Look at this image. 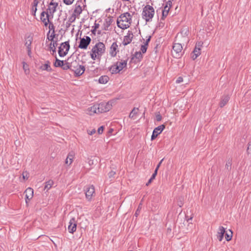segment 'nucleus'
Instances as JSON below:
<instances>
[{
    "mask_svg": "<svg viewBox=\"0 0 251 251\" xmlns=\"http://www.w3.org/2000/svg\"><path fill=\"white\" fill-rule=\"evenodd\" d=\"M64 61L60 60L58 59L57 57H56L55 61L53 64V65L55 67H62Z\"/></svg>",
    "mask_w": 251,
    "mask_h": 251,
    "instance_id": "obj_31",
    "label": "nucleus"
},
{
    "mask_svg": "<svg viewBox=\"0 0 251 251\" xmlns=\"http://www.w3.org/2000/svg\"><path fill=\"white\" fill-rule=\"evenodd\" d=\"M50 22H46V23H44V25L47 26L48 25V24H50Z\"/></svg>",
    "mask_w": 251,
    "mask_h": 251,
    "instance_id": "obj_63",
    "label": "nucleus"
},
{
    "mask_svg": "<svg viewBox=\"0 0 251 251\" xmlns=\"http://www.w3.org/2000/svg\"><path fill=\"white\" fill-rule=\"evenodd\" d=\"M25 201L27 202V200H31L33 196V189L30 187L27 188L25 191Z\"/></svg>",
    "mask_w": 251,
    "mask_h": 251,
    "instance_id": "obj_17",
    "label": "nucleus"
},
{
    "mask_svg": "<svg viewBox=\"0 0 251 251\" xmlns=\"http://www.w3.org/2000/svg\"><path fill=\"white\" fill-rule=\"evenodd\" d=\"M151 36L148 37V39L146 41V42L144 43V44L146 45V46H148V44H149V42L151 40Z\"/></svg>",
    "mask_w": 251,
    "mask_h": 251,
    "instance_id": "obj_55",
    "label": "nucleus"
},
{
    "mask_svg": "<svg viewBox=\"0 0 251 251\" xmlns=\"http://www.w3.org/2000/svg\"><path fill=\"white\" fill-rule=\"evenodd\" d=\"M170 9L168 8V7L167 6H165L164 7V9L162 10V19H164V18L165 17H166L168 15V13H169V11Z\"/></svg>",
    "mask_w": 251,
    "mask_h": 251,
    "instance_id": "obj_34",
    "label": "nucleus"
},
{
    "mask_svg": "<svg viewBox=\"0 0 251 251\" xmlns=\"http://www.w3.org/2000/svg\"><path fill=\"white\" fill-rule=\"evenodd\" d=\"M109 77L106 75L101 76L99 79V81L101 84H105L108 82Z\"/></svg>",
    "mask_w": 251,
    "mask_h": 251,
    "instance_id": "obj_29",
    "label": "nucleus"
},
{
    "mask_svg": "<svg viewBox=\"0 0 251 251\" xmlns=\"http://www.w3.org/2000/svg\"><path fill=\"white\" fill-rule=\"evenodd\" d=\"M225 233V228L223 226H220L219 228V231L217 233V238L220 241H221L223 239L224 235V234Z\"/></svg>",
    "mask_w": 251,
    "mask_h": 251,
    "instance_id": "obj_20",
    "label": "nucleus"
},
{
    "mask_svg": "<svg viewBox=\"0 0 251 251\" xmlns=\"http://www.w3.org/2000/svg\"><path fill=\"white\" fill-rule=\"evenodd\" d=\"M202 41H199L196 43L195 47L191 54V58L193 60H195L201 53V48L203 45Z\"/></svg>",
    "mask_w": 251,
    "mask_h": 251,
    "instance_id": "obj_7",
    "label": "nucleus"
},
{
    "mask_svg": "<svg viewBox=\"0 0 251 251\" xmlns=\"http://www.w3.org/2000/svg\"><path fill=\"white\" fill-rule=\"evenodd\" d=\"M39 68L42 71H46L48 72L52 71V69L50 67V62L49 60L46 61L45 64H42Z\"/></svg>",
    "mask_w": 251,
    "mask_h": 251,
    "instance_id": "obj_18",
    "label": "nucleus"
},
{
    "mask_svg": "<svg viewBox=\"0 0 251 251\" xmlns=\"http://www.w3.org/2000/svg\"><path fill=\"white\" fill-rule=\"evenodd\" d=\"M50 35L52 36L53 38H54L55 37V35H56V34H55V31H52L51 32V34Z\"/></svg>",
    "mask_w": 251,
    "mask_h": 251,
    "instance_id": "obj_60",
    "label": "nucleus"
},
{
    "mask_svg": "<svg viewBox=\"0 0 251 251\" xmlns=\"http://www.w3.org/2000/svg\"><path fill=\"white\" fill-rule=\"evenodd\" d=\"M157 173V170H155L154 172L152 175V176L151 177V179H153V180L155 178V176H156Z\"/></svg>",
    "mask_w": 251,
    "mask_h": 251,
    "instance_id": "obj_54",
    "label": "nucleus"
},
{
    "mask_svg": "<svg viewBox=\"0 0 251 251\" xmlns=\"http://www.w3.org/2000/svg\"><path fill=\"white\" fill-rule=\"evenodd\" d=\"M49 17V14H46V18H43L42 20H41V21L43 23H46V22H50Z\"/></svg>",
    "mask_w": 251,
    "mask_h": 251,
    "instance_id": "obj_43",
    "label": "nucleus"
},
{
    "mask_svg": "<svg viewBox=\"0 0 251 251\" xmlns=\"http://www.w3.org/2000/svg\"><path fill=\"white\" fill-rule=\"evenodd\" d=\"M95 132H96V130L93 129L90 132H88V134L90 135H92L94 133H95Z\"/></svg>",
    "mask_w": 251,
    "mask_h": 251,
    "instance_id": "obj_58",
    "label": "nucleus"
},
{
    "mask_svg": "<svg viewBox=\"0 0 251 251\" xmlns=\"http://www.w3.org/2000/svg\"><path fill=\"white\" fill-rule=\"evenodd\" d=\"M75 0H63L64 2L67 5L72 4Z\"/></svg>",
    "mask_w": 251,
    "mask_h": 251,
    "instance_id": "obj_44",
    "label": "nucleus"
},
{
    "mask_svg": "<svg viewBox=\"0 0 251 251\" xmlns=\"http://www.w3.org/2000/svg\"><path fill=\"white\" fill-rule=\"evenodd\" d=\"M153 7L150 5H146L143 9L142 18L146 22H151L154 15Z\"/></svg>",
    "mask_w": 251,
    "mask_h": 251,
    "instance_id": "obj_2",
    "label": "nucleus"
},
{
    "mask_svg": "<svg viewBox=\"0 0 251 251\" xmlns=\"http://www.w3.org/2000/svg\"><path fill=\"white\" fill-rule=\"evenodd\" d=\"M229 100V97L228 95H225L222 97L221 101L220 103V106L221 107H224L228 101Z\"/></svg>",
    "mask_w": 251,
    "mask_h": 251,
    "instance_id": "obj_23",
    "label": "nucleus"
},
{
    "mask_svg": "<svg viewBox=\"0 0 251 251\" xmlns=\"http://www.w3.org/2000/svg\"><path fill=\"white\" fill-rule=\"evenodd\" d=\"M119 51L118 46L116 42H113L110 48L109 54L112 57H115Z\"/></svg>",
    "mask_w": 251,
    "mask_h": 251,
    "instance_id": "obj_15",
    "label": "nucleus"
},
{
    "mask_svg": "<svg viewBox=\"0 0 251 251\" xmlns=\"http://www.w3.org/2000/svg\"><path fill=\"white\" fill-rule=\"evenodd\" d=\"M147 48H148V46H146V45H145V44L141 45V48H140V50H141L142 53H145L147 51Z\"/></svg>",
    "mask_w": 251,
    "mask_h": 251,
    "instance_id": "obj_38",
    "label": "nucleus"
},
{
    "mask_svg": "<svg viewBox=\"0 0 251 251\" xmlns=\"http://www.w3.org/2000/svg\"><path fill=\"white\" fill-rule=\"evenodd\" d=\"M140 209H141L140 205H139V206L135 213V216L136 217H137L139 215L140 212Z\"/></svg>",
    "mask_w": 251,
    "mask_h": 251,
    "instance_id": "obj_48",
    "label": "nucleus"
},
{
    "mask_svg": "<svg viewBox=\"0 0 251 251\" xmlns=\"http://www.w3.org/2000/svg\"><path fill=\"white\" fill-rule=\"evenodd\" d=\"M23 68L25 70V72L26 74H27L29 72V70H26V66H27V64L25 62H23Z\"/></svg>",
    "mask_w": 251,
    "mask_h": 251,
    "instance_id": "obj_52",
    "label": "nucleus"
},
{
    "mask_svg": "<svg viewBox=\"0 0 251 251\" xmlns=\"http://www.w3.org/2000/svg\"><path fill=\"white\" fill-rule=\"evenodd\" d=\"M76 18H78L79 17L73 13L69 18L68 22L70 23H74L75 21Z\"/></svg>",
    "mask_w": 251,
    "mask_h": 251,
    "instance_id": "obj_35",
    "label": "nucleus"
},
{
    "mask_svg": "<svg viewBox=\"0 0 251 251\" xmlns=\"http://www.w3.org/2000/svg\"><path fill=\"white\" fill-rule=\"evenodd\" d=\"M53 184V182L52 180H50L46 182L44 187V189H46L47 190H49L52 187Z\"/></svg>",
    "mask_w": 251,
    "mask_h": 251,
    "instance_id": "obj_33",
    "label": "nucleus"
},
{
    "mask_svg": "<svg viewBox=\"0 0 251 251\" xmlns=\"http://www.w3.org/2000/svg\"><path fill=\"white\" fill-rule=\"evenodd\" d=\"M188 226H189L190 228H192L193 226V225L192 223H189L188 224Z\"/></svg>",
    "mask_w": 251,
    "mask_h": 251,
    "instance_id": "obj_61",
    "label": "nucleus"
},
{
    "mask_svg": "<svg viewBox=\"0 0 251 251\" xmlns=\"http://www.w3.org/2000/svg\"><path fill=\"white\" fill-rule=\"evenodd\" d=\"M88 163H89V164L90 165H91V164H92L93 163V160H89V161H88Z\"/></svg>",
    "mask_w": 251,
    "mask_h": 251,
    "instance_id": "obj_62",
    "label": "nucleus"
},
{
    "mask_svg": "<svg viewBox=\"0 0 251 251\" xmlns=\"http://www.w3.org/2000/svg\"><path fill=\"white\" fill-rule=\"evenodd\" d=\"M99 107L98 112L99 113H103L109 111L112 108V103L111 102H102L98 104Z\"/></svg>",
    "mask_w": 251,
    "mask_h": 251,
    "instance_id": "obj_8",
    "label": "nucleus"
},
{
    "mask_svg": "<svg viewBox=\"0 0 251 251\" xmlns=\"http://www.w3.org/2000/svg\"><path fill=\"white\" fill-rule=\"evenodd\" d=\"M165 126L164 125H162L155 128L153 131L151 137V140H153L155 139V138H156L157 136L162 132Z\"/></svg>",
    "mask_w": 251,
    "mask_h": 251,
    "instance_id": "obj_13",
    "label": "nucleus"
},
{
    "mask_svg": "<svg viewBox=\"0 0 251 251\" xmlns=\"http://www.w3.org/2000/svg\"><path fill=\"white\" fill-rule=\"evenodd\" d=\"M172 5V2L171 0H169L166 2L165 6H167L168 9H170Z\"/></svg>",
    "mask_w": 251,
    "mask_h": 251,
    "instance_id": "obj_45",
    "label": "nucleus"
},
{
    "mask_svg": "<svg viewBox=\"0 0 251 251\" xmlns=\"http://www.w3.org/2000/svg\"><path fill=\"white\" fill-rule=\"evenodd\" d=\"M162 119V116L160 114L156 115V120L157 121H160Z\"/></svg>",
    "mask_w": 251,
    "mask_h": 251,
    "instance_id": "obj_51",
    "label": "nucleus"
},
{
    "mask_svg": "<svg viewBox=\"0 0 251 251\" xmlns=\"http://www.w3.org/2000/svg\"><path fill=\"white\" fill-rule=\"evenodd\" d=\"M91 57L93 60H96V58H99L100 56L97 55V53L93 52L91 54Z\"/></svg>",
    "mask_w": 251,
    "mask_h": 251,
    "instance_id": "obj_42",
    "label": "nucleus"
},
{
    "mask_svg": "<svg viewBox=\"0 0 251 251\" xmlns=\"http://www.w3.org/2000/svg\"><path fill=\"white\" fill-rule=\"evenodd\" d=\"M116 175V172L115 171H110L108 174V177L109 178H114V176Z\"/></svg>",
    "mask_w": 251,
    "mask_h": 251,
    "instance_id": "obj_41",
    "label": "nucleus"
},
{
    "mask_svg": "<svg viewBox=\"0 0 251 251\" xmlns=\"http://www.w3.org/2000/svg\"><path fill=\"white\" fill-rule=\"evenodd\" d=\"M135 58L137 61H140L143 58V55L141 51H136L133 55L132 59Z\"/></svg>",
    "mask_w": 251,
    "mask_h": 251,
    "instance_id": "obj_27",
    "label": "nucleus"
},
{
    "mask_svg": "<svg viewBox=\"0 0 251 251\" xmlns=\"http://www.w3.org/2000/svg\"><path fill=\"white\" fill-rule=\"evenodd\" d=\"M46 14H49L48 12H46L45 11H43L41 14L40 19L41 20H42L43 18H45V15H46Z\"/></svg>",
    "mask_w": 251,
    "mask_h": 251,
    "instance_id": "obj_49",
    "label": "nucleus"
},
{
    "mask_svg": "<svg viewBox=\"0 0 251 251\" xmlns=\"http://www.w3.org/2000/svg\"><path fill=\"white\" fill-rule=\"evenodd\" d=\"M85 191L86 198L88 201H90L92 198L93 194L95 193L94 186L93 185L86 186L85 188Z\"/></svg>",
    "mask_w": 251,
    "mask_h": 251,
    "instance_id": "obj_9",
    "label": "nucleus"
},
{
    "mask_svg": "<svg viewBox=\"0 0 251 251\" xmlns=\"http://www.w3.org/2000/svg\"><path fill=\"white\" fill-rule=\"evenodd\" d=\"M183 81V78L181 76H179L177 78V79L176 80V83H180Z\"/></svg>",
    "mask_w": 251,
    "mask_h": 251,
    "instance_id": "obj_50",
    "label": "nucleus"
},
{
    "mask_svg": "<svg viewBox=\"0 0 251 251\" xmlns=\"http://www.w3.org/2000/svg\"><path fill=\"white\" fill-rule=\"evenodd\" d=\"M133 37V33L131 31H128L127 35H126L124 38V40L123 41V44L124 46H126L131 43Z\"/></svg>",
    "mask_w": 251,
    "mask_h": 251,
    "instance_id": "obj_14",
    "label": "nucleus"
},
{
    "mask_svg": "<svg viewBox=\"0 0 251 251\" xmlns=\"http://www.w3.org/2000/svg\"><path fill=\"white\" fill-rule=\"evenodd\" d=\"M88 110L90 115H92L94 113H99V112H98L99 107L98 106V104L90 107Z\"/></svg>",
    "mask_w": 251,
    "mask_h": 251,
    "instance_id": "obj_22",
    "label": "nucleus"
},
{
    "mask_svg": "<svg viewBox=\"0 0 251 251\" xmlns=\"http://www.w3.org/2000/svg\"><path fill=\"white\" fill-rule=\"evenodd\" d=\"M138 111V108L134 107L130 113L129 115V117L131 119H135V116H136L137 114V112Z\"/></svg>",
    "mask_w": 251,
    "mask_h": 251,
    "instance_id": "obj_30",
    "label": "nucleus"
},
{
    "mask_svg": "<svg viewBox=\"0 0 251 251\" xmlns=\"http://www.w3.org/2000/svg\"><path fill=\"white\" fill-rule=\"evenodd\" d=\"M71 24V23H69L68 22H67V23H66V24H67V26H69Z\"/></svg>",
    "mask_w": 251,
    "mask_h": 251,
    "instance_id": "obj_64",
    "label": "nucleus"
},
{
    "mask_svg": "<svg viewBox=\"0 0 251 251\" xmlns=\"http://www.w3.org/2000/svg\"><path fill=\"white\" fill-rule=\"evenodd\" d=\"M82 4L83 3L81 0H77L75 5V9L73 13L78 17L82 11Z\"/></svg>",
    "mask_w": 251,
    "mask_h": 251,
    "instance_id": "obj_11",
    "label": "nucleus"
},
{
    "mask_svg": "<svg viewBox=\"0 0 251 251\" xmlns=\"http://www.w3.org/2000/svg\"><path fill=\"white\" fill-rule=\"evenodd\" d=\"M58 5V3L57 2H54L53 1H51L49 4V6H54L57 7Z\"/></svg>",
    "mask_w": 251,
    "mask_h": 251,
    "instance_id": "obj_47",
    "label": "nucleus"
},
{
    "mask_svg": "<svg viewBox=\"0 0 251 251\" xmlns=\"http://www.w3.org/2000/svg\"><path fill=\"white\" fill-rule=\"evenodd\" d=\"M232 237V231L230 229H229L228 230V231H227L226 233V234H225V237H226V240L227 241L231 240Z\"/></svg>",
    "mask_w": 251,
    "mask_h": 251,
    "instance_id": "obj_32",
    "label": "nucleus"
},
{
    "mask_svg": "<svg viewBox=\"0 0 251 251\" xmlns=\"http://www.w3.org/2000/svg\"><path fill=\"white\" fill-rule=\"evenodd\" d=\"M76 229V224L75 223V219L72 218L70 220L69 222V225L68 226V230L69 232L73 233L75 231Z\"/></svg>",
    "mask_w": 251,
    "mask_h": 251,
    "instance_id": "obj_16",
    "label": "nucleus"
},
{
    "mask_svg": "<svg viewBox=\"0 0 251 251\" xmlns=\"http://www.w3.org/2000/svg\"><path fill=\"white\" fill-rule=\"evenodd\" d=\"M40 0H33V1L32 3V8H31V14L32 15L35 16L36 15V12L37 10V5L40 2Z\"/></svg>",
    "mask_w": 251,
    "mask_h": 251,
    "instance_id": "obj_21",
    "label": "nucleus"
},
{
    "mask_svg": "<svg viewBox=\"0 0 251 251\" xmlns=\"http://www.w3.org/2000/svg\"><path fill=\"white\" fill-rule=\"evenodd\" d=\"M163 160V159H162V160L159 162V163H158V164L157 165L156 168V169H155V170H157V171H158V169H159V168L160 166L161 165V163H162V162Z\"/></svg>",
    "mask_w": 251,
    "mask_h": 251,
    "instance_id": "obj_56",
    "label": "nucleus"
},
{
    "mask_svg": "<svg viewBox=\"0 0 251 251\" xmlns=\"http://www.w3.org/2000/svg\"><path fill=\"white\" fill-rule=\"evenodd\" d=\"M247 153L248 154H251V141L249 142L248 144Z\"/></svg>",
    "mask_w": 251,
    "mask_h": 251,
    "instance_id": "obj_39",
    "label": "nucleus"
},
{
    "mask_svg": "<svg viewBox=\"0 0 251 251\" xmlns=\"http://www.w3.org/2000/svg\"><path fill=\"white\" fill-rule=\"evenodd\" d=\"M127 60L121 59L117 61L115 64L112 65L110 68V71H111L112 74H117L119 73L125 68H126L127 65Z\"/></svg>",
    "mask_w": 251,
    "mask_h": 251,
    "instance_id": "obj_3",
    "label": "nucleus"
},
{
    "mask_svg": "<svg viewBox=\"0 0 251 251\" xmlns=\"http://www.w3.org/2000/svg\"><path fill=\"white\" fill-rule=\"evenodd\" d=\"M56 7L49 6V8H48V10L50 11V14L53 13L56 11Z\"/></svg>",
    "mask_w": 251,
    "mask_h": 251,
    "instance_id": "obj_40",
    "label": "nucleus"
},
{
    "mask_svg": "<svg viewBox=\"0 0 251 251\" xmlns=\"http://www.w3.org/2000/svg\"><path fill=\"white\" fill-rule=\"evenodd\" d=\"M232 161L231 160H228L226 164V168L227 170H230L231 168Z\"/></svg>",
    "mask_w": 251,
    "mask_h": 251,
    "instance_id": "obj_37",
    "label": "nucleus"
},
{
    "mask_svg": "<svg viewBox=\"0 0 251 251\" xmlns=\"http://www.w3.org/2000/svg\"><path fill=\"white\" fill-rule=\"evenodd\" d=\"M152 180L153 179H151V178H150V179L148 180V182L146 183V185H149L151 183Z\"/></svg>",
    "mask_w": 251,
    "mask_h": 251,
    "instance_id": "obj_59",
    "label": "nucleus"
},
{
    "mask_svg": "<svg viewBox=\"0 0 251 251\" xmlns=\"http://www.w3.org/2000/svg\"><path fill=\"white\" fill-rule=\"evenodd\" d=\"M103 129H104L103 126H100L98 129V132L99 134H102L103 131Z\"/></svg>",
    "mask_w": 251,
    "mask_h": 251,
    "instance_id": "obj_46",
    "label": "nucleus"
},
{
    "mask_svg": "<svg viewBox=\"0 0 251 251\" xmlns=\"http://www.w3.org/2000/svg\"><path fill=\"white\" fill-rule=\"evenodd\" d=\"M91 39L89 36H86L85 38L80 39V43L78 45V48L81 49H86L90 44Z\"/></svg>",
    "mask_w": 251,
    "mask_h": 251,
    "instance_id": "obj_10",
    "label": "nucleus"
},
{
    "mask_svg": "<svg viewBox=\"0 0 251 251\" xmlns=\"http://www.w3.org/2000/svg\"><path fill=\"white\" fill-rule=\"evenodd\" d=\"M105 50L104 44L102 42H99L93 47L92 52L97 53V55L101 56L104 53Z\"/></svg>",
    "mask_w": 251,
    "mask_h": 251,
    "instance_id": "obj_4",
    "label": "nucleus"
},
{
    "mask_svg": "<svg viewBox=\"0 0 251 251\" xmlns=\"http://www.w3.org/2000/svg\"><path fill=\"white\" fill-rule=\"evenodd\" d=\"M33 38L32 37L28 36L25 39V46L26 47L27 54L31 57V44L32 42Z\"/></svg>",
    "mask_w": 251,
    "mask_h": 251,
    "instance_id": "obj_12",
    "label": "nucleus"
},
{
    "mask_svg": "<svg viewBox=\"0 0 251 251\" xmlns=\"http://www.w3.org/2000/svg\"><path fill=\"white\" fill-rule=\"evenodd\" d=\"M47 39L50 40V41H51V42H53V41H54L53 40L54 38H53V37L51 35L49 36V34L48 33L47 34Z\"/></svg>",
    "mask_w": 251,
    "mask_h": 251,
    "instance_id": "obj_53",
    "label": "nucleus"
},
{
    "mask_svg": "<svg viewBox=\"0 0 251 251\" xmlns=\"http://www.w3.org/2000/svg\"><path fill=\"white\" fill-rule=\"evenodd\" d=\"M99 24L95 23L94 24V30H96L97 28H99Z\"/></svg>",
    "mask_w": 251,
    "mask_h": 251,
    "instance_id": "obj_57",
    "label": "nucleus"
},
{
    "mask_svg": "<svg viewBox=\"0 0 251 251\" xmlns=\"http://www.w3.org/2000/svg\"><path fill=\"white\" fill-rule=\"evenodd\" d=\"M49 31L48 32V34H49L50 31H55V26L54 25H53V23L50 22V23L49 24Z\"/></svg>",
    "mask_w": 251,
    "mask_h": 251,
    "instance_id": "obj_36",
    "label": "nucleus"
},
{
    "mask_svg": "<svg viewBox=\"0 0 251 251\" xmlns=\"http://www.w3.org/2000/svg\"><path fill=\"white\" fill-rule=\"evenodd\" d=\"M70 60V58H68L67 61H65L63 62V64L62 66V69L64 70H67L68 69H71L72 67L71 64L69 62Z\"/></svg>",
    "mask_w": 251,
    "mask_h": 251,
    "instance_id": "obj_25",
    "label": "nucleus"
},
{
    "mask_svg": "<svg viewBox=\"0 0 251 251\" xmlns=\"http://www.w3.org/2000/svg\"><path fill=\"white\" fill-rule=\"evenodd\" d=\"M182 46L179 43H174L172 51L173 56L175 58H179L182 55Z\"/></svg>",
    "mask_w": 251,
    "mask_h": 251,
    "instance_id": "obj_5",
    "label": "nucleus"
},
{
    "mask_svg": "<svg viewBox=\"0 0 251 251\" xmlns=\"http://www.w3.org/2000/svg\"><path fill=\"white\" fill-rule=\"evenodd\" d=\"M75 153L73 152H70L65 160V164H68V160L70 159V163H72L74 159Z\"/></svg>",
    "mask_w": 251,
    "mask_h": 251,
    "instance_id": "obj_26",
    "label": "nucleus"
},
{
    "mask_svg": "<svg viewBox=\"0 0 251 251\" xmlns=\"http://www.w3.org/2000/svg\"><path fill=\"white\" fill-rule=\"evenodd\" d=\"M113 20L112 19V17L109 16L104 21L103 24V29L104 30H107L108 29V27L110 26Z\"/></svg>",
    "mask_w": 251,
    "mask_h": 251,
    "instance_id": "obj_19",
    "label": "nucleus"
},
{
    "mask_svg": "<svg viewBox=\"0 0 251 251\" xmlns=\"http://www.w3.org/2000/svg\"><path fill=\"white\" fill-rule=\"evenodd\" d=\"M57 45V41H53V42H51L50 45V50H52L53 53L56 52V47Z\"/></svg>",
    "mask_w": 251,
    "mask_h": 251,
    "instance_id": "obj_28",
    "label": "nucleus"
},
{
    "mask_svg": "<svg viewBox=\"0 0 251 251\" xmlns=\"http://www.w3.org/2000/svg\"><path fill=\"white\" fill-rule=\"evenodd\" d=\"M131 15L128 12L122 14L117 19V26L122 29L128 28L131 23Z\"/></svg>",
    "mask_w": 251,
    "mask_h": 251,
    "instance_id": "obj_1",
    "label": "nucleus"
},
{
    "mask_svg": "<svg viewBox=\"0 0 251 251\" xmlns=\"http://www.w3.org/2000/svg\"><path fill=\"white\" fill-rule=\"evenodd\" d=\"M69 41L62 43L59 47L58 54L60 57L65 56L70 49Z\"/></svg>",
    "mask_w": 251,
    "mask_h": 251,
    "instance_id": "obj_6",
    "label": "nucleus"
},
{
    "mask_svg": "<svg viewBox=\"0 0 251 251\" xmlns=\"http://www.w3.org/2000/svg\"><path fill=\"white\" fill-rule=\"evenodd\" d=\"M84 71L85 67L83 65H79L78 68L75 70V72L76 75L80 76L84 73Z\"/></svg>",
    "mask_w": 251,
    "mask_h": 251,
    "instance_id": "obj_24",
    "label": "nucleus"
}]
</instances>
